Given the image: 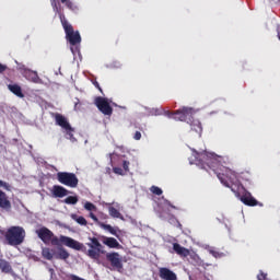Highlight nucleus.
I'll return each instance as SVG.
<instances>
[{
  "instance_id": "5701e85b",
  "label": "nucleus",
  "mask_w": 280,
  "mask_h": 280,
  "mask_svg": "<svg viewBox=\"0 0 280 280\" xmlns=\"http://www.w3.org/2000/svg\"><path fill=\"white\" fill-rule=\"evenodd\" d=\"M71 218L74 220V222H77L81 226H86V224H89V222L84 217H80L78 214H71Z\"/></svg>"
},
{
  "instance_id": "423d86ee",
  "label": "nucleus",
  "mask_w": 280,
  "mask_h": 280,
  "mask_svg": "<svg viewBox=\"0 0 280 280\" xmlns=\"http://www.w3.org/2000/svg\"><path fill=\"white\" fill-rule=\"evenodd\" d=\"M57 180L61 185H66V187H71V189H75L78 187L80 179L74 173L69 172H58L57 173Z\"/></svg>"
},
{
  "instance_id": "4c0bfd02",
  "label": "nucleus",
  "mask_w": 280,
  "mask_h": 280,
  "mask_svg": "<svg viewBox=\"0 0 280 280\" xmlns=\"http://www.w3.org/2000/svg\"><path fill=\"white\" fill-rule=\"evenodd\" d=\"M165 205L171 207V209H176V206L172 205V202L170 200H165Z\"/></svg>"
},
{
  "instance_id": "9b49d317",
  "label": "nucleus",
  "mask_w": 280,
  "mask_h": 280,
  "mask_svg": "<svg viewBox=\"0 0 280 280\" xmlns=\"http://www.w3.org/2000/svg\"><path fill=\"white\" fill-rule=\"evenodd\" d=\"M159 277L162 280H178V276L167 267H161L159 269Z\"/></svg>"
},
{
  "instance_id": "4468645a",
  "label": "nucleus",
  "mask_w": 280,
  "mask_h": 280,
  "mask_svg": "<svg viewBox=\"0 0 280 280\" xmlns=\"http://www.w3.org/2000/svg\"><path fill=\"white\" fill-rule=\"evenodd\" d=\"M0 270L3 275H11L14 277V269L12 268V265L3 258H0Z\"/></svg>"
},
{
  "instance_id": "2f4dec72",
  "label": "nucleus",
  "mask_w": 280,
  "mask_h": 280,
  "mask_svg": "<svg viewBox=\"0 0 280 280\" xmlns=\"http://www.w3.org/2000/svg\"><path fill=\"white\" fill-rule=\"evenodd\" d=\"M122 170L124 172H130V162L129 161H124L122 162Z\"/></svg>"
},
{
  "instance_id": "49530a36",
  "label": "nucleus",
  "mask_w": 280,
  "mask_h": 280,
  "mask_svg": "<svg viewBox=\"0 0 280 280\" xmlns=\"http://www.w3.org/2000/svg\"><path fill=\"white\" fill-rule=\"evenodd\" d=\"M69 0H61V3H67Z\"/></svg>"
},
{
  "instance_id": "4be33fe9",
  "label": "nucleus",
  "mask_w": 280,
  "mask_h": 280,
  "mask_svg": "<svg viewBox=\"0 0 280 280\" xmlns=\"http://www.w3.org/2000/svg\"><path fill=\"white\" fill-rule=\"evenodd\" d=\"M42 257H44V259H47L48 261H51V259H54V250L48 247H44L42 249Z\"/></svg>"
},
{
  "instance_id": "473e14b6",
  "label": "nucleus",
  "mask_w": 280,
  "mask_h": 280,
  "mask_svg": "<svg viewBox=\"0 0 280 280\" xmlns=\"http://www.w3.org/2000/svg\"><path fill=\"white\" fill-rule=\"evenodd\" d=\"M92 84L95 86V89H97L100 91V93H104V91L102 90V86H100V82H97V80H92Z\"/></svg>"
},
{
  "instance_id": "9d476101",
  "label": "nucleus",
  "mask_w": 280,
  "mask_h": 280,
  "mask_svg": "<svg viewBox=\"0 0 280 280\" xmlns=\"http://www.w3.org/2000/svg\"><path fill=\"white\" fill-rule=\"evenodd\" d=\"M55 121L57 126H60L66 132H73V127H71V124H69V120H67V117H65L62 114H55Z\"/></svg>"
},
{
  "instance_id": "a18cd8bd",
  "label": "nucleus",
  "mask_w": 280,
  "mask_h": 280,
  "mask_svg": "<svg viewBox=\"0 0 280 280\" xmlns=\"http://www.w3.org/2000/svg\"><path fill=\"white\" fill-rule=\"evenodd\" d=\"M278 38L280 40V28H278Z\"/></svg>"
},
{
  "instance_id": "a19ab883",
  "label": "nucleus",
  "mask_w": 280,
  "mask_h": 280,
  "mask_svg": "<svg viewBox=\"0 0 280 280\" xmlns=\"http://www.w3.org/2000/svg\"><path fill=\"white\" fill-rule=\"evenodd\" d=\"M71 51H72V54H78V51H80V49L75 48V50H74L73 47H71Z\"/></svg>"
},
{
  "instance_id": "72a5a7b5",
  "label": "nucleus",
  "mask_w": 280,
  "mask_h": 280,
  "mask_svg": "<svg viewBox=\"0 0 280 280\" xmlns=\"http://www.w3.org/2000/svg\"><path fill=\"white\" fill-rule=\"evenodd\" d=\"M133 139L136 141H141V132L140 131H136L135 135H133Z\"/></svg>"
},
{
  "instance_id": "f03ea898",
  "label": "nucleus",
  "mask_w": 280,
  "mask_h": 280,
  "mask_svg": "<svg viewBox=\"0 0 280 280\" xmlns=\"http://www.w3.org/2000/svg\"><path fill=\"white\" fill-rule=\"evenodd\" d=\"M36 235L46 245L51 244V246H60V244H63V246L72 248L73 250H82V253H85L86 250V246H84V244L65 235H60L58 238V236H55L54 232L46 226L36 230Z\"/></svg>"
},
{
  "instance_id": "37998d69",
  "label": "nucleus",
  "mask_w": 280,
  "mask_h": 280,
  "mask_svg": "<svg viewBox=\"0 0 280 280\" xmlns=\"http://www.w3.org/2000/svg\"><path fill=\"white\" fill-rule=\"evenodd\" d=\"M67 8H71V2H66Z\"/></svg>"
},
{
  "instance_id": "c03bdc74",
  "label": "nucleus",
  "mask_w": 280,
  "mask_h": 280,
  "mask_svg": "<svg viewBox=\"0 0 280 280\" xmlns=\"http://www.w3.org/2000/svg\"><path fill=\"white\" fill-rule=\"evenodd\" d=\"M50 275H54V268L49 269Z\"/></svg>"
},
{
  "instance_id": "cd10ccee",
  "label": "nucleus",
  "mask_w": 280,
  "mask_h": 280,
  "mask_svg": "<svg viewBox=\"0 0 280 280\" xmlns=\"http://www.w3.org/2000/svg\"><path fill=\"white\" fill-rule=\"evenodd\" d=\"M0 187H3V189H5V191H12V186H10V184H8L1 179H0Z\"/></svg>"
},
{
  "instance_id": "e433bc0d",
  "label": "nucleus",
  "mask_w": 280,
  "mask_h": 280,
  "mask_svg": "<svg viewBox=\"0 0 280 280\" xmlns=\"http://www.w3.org/2000/svg\"><path fill=\"white\" fill-rule=\"evenodd\" d=\"M103 229L109 232L113 229V226L110 224H103Z\"/></svg>"
},
{
  "instance_id": "0eeeda50",
  "label": "nucleus",
  "mask_w": 280,
  "mask_h": 280,
  "mask_svg": "<svg viewBox=\"0 0 280 280\" xmlns=\"http://www.w3.org/2000/svg\"><path fill=\"white\" fill-rule=\"evenodd\" d=\"M89 240L91 243H88L90 248L86 252L88 257H90V259H100V255L102 253V243H100L97 237H90Z\"/></svg>"
},
{
  "instance_id": "ddd939ff",
  "label": "nucleus",
  "mask_w": 280,
  "mask_h": 280,
  "mask_svg": "<svg viewBox=\"0 0 280 280\" xmlns=\"http://www.w3.org/2000/svg\"><path fill=\"white\" fill-rule=\"evenodd\" d=\"M0 209H3L4 211H10V209H12V202H10L8 195L3 192V190H0Z\"/></svg>"
},
{
  "instance_id": "a211bd4d",
  "label": "nucleus",
  "mask_w": 280,
  "mask_h": 280,
  "mask_svg": "<svg viewBox=\"0 0 280 280\" xmlns=\"http://www.w3.org/2000/svg\"><path fill=\"white\" fill-rule=\"evenodd\" d=\"M103 244L108 246V248H119V246H121L115 237H105Z\"/></svg>"
},
{
  "instance_id": "6e6552de",
  "label": "nucleus",
  "mask_w": 280,
  "mask_h": 280,
  "mask_svg": "<svg viewBox=\"0 0 280 280\" xmlns=\"http://www.w3.org/2000/svg\"><path fill=\"white\" fill-rule=\"evenodd\" d=\"M94 104L103 115H113V107L110 106V103H108V98L97 96L94 101Z\"/></svg>"
},
{
  "instance_id": "79ce46f5",
  "label": "nucleus",
  "mask_w": 280,
  "mask_h": 280,
  "mask_svg": "<svg viewBox=\"0 0 280 280\" xmlns=\"http://www.w3.org/2000/svg\"><path fill=\"white\" fill-rule=\"evenodd\" d=\"M271 3H280V0H269Z\"/></svg>"
},
{
  "instance_id": "c85d7f7f",
  "label": "nucleus",
  "mask_w": 280,
  "mask_h": 280,
  "mask_svg": "<svg viewBox=\"0 0 280 280\" xmlns=\"http://www.w3.org/2000/svg\"><path fill=\"white\" fill-rule=\"evenodd\" d=\"M257 280H268V273L260 270L259 273L257 275Z\"/></svg>"
},
{
  "instance_id": "f704fd0d",
  "label": "nucleus",
  "mask_w": 280,
  "mask_h": 280,
  "mask_svg": "<svg viewBox=\"0 0 280 280\" xmlns=\"http://www.w3.org/2000/svg\"><path fill=\"white\" fill-rule=\"evenodd\" d=\"M7 69H8V66L0 63V73H4Z\"/></svg>"
},
{
  "instance_id": "58836bf2",
  "label": "nucleus",
  "mask_w": 280,
  "mask_h": 280,
  "mask_svg": "<svg viewBox=\"0 0 280 280\" xmlns=\"http://www.w3.org/2000/svg\"><path fill=\"white\" fill-rule=\"evenodd\" d=\"M90 218L94 221V222H97V217L93 213V212H91L90 213Z\"/></svg>"
},
{
  "instance_id": "39448f33",
  "label": "nucleus",
  "mask_w": 280,
  "mask_h": 280,
  "mask_svg": "<svg viewBox=\"0 0 280 280\" xmlns=\"http://www.w3.org/2000/svg\"><path fill=\"white\" fill-rule=\"evenodd\" d=\"M162 115H164L165 117H168V119H175V121H187V119H190L191 115H194V108L184 107L176 112H170V110L163 109Z\"/></svg>"
},
{
  "instance_id": "c756f323",
  "label": "nucleus",
  "mask_w": 280,
  "mask_h": 280,
  "mask_svg": "<svg viewBox=\"0 0 280 280\" xmlns=\"http://www.w3.org/2000/svg\"><path fill=\"white\" fill-rule=\"evenodd\" d=\"M151 115H155V117L163 115V108H153Z\"/></svg>"
},
{
  "instance_id": "2eb2a0df",
  "label": "nucleus",
  "mask_w": 280,
  "mask_h": 280,
  "mask_svg": "<svg viewBox=\"0 0 280 280\" xmlns=\"http://www.w3.org/2000/svg\"><path fill=\"white\" fill-rule=\"evenodd\" d=\"M173 250L179 257H189V255H190L189 249L187 247L182 246L178 243H173Z\"/></svg>"
},
{
  "instance_id": "dca6fc26",
  "label": "nucleus",
  "mask_w": 280,
  "mask_h": 280,
  "mask_svg": "<svg viewBox=\"0 0 280 280\" xmlns=\"http://www.w3.org/2000/svg\"><path fill=\"white\" fill-rule=\"evenodd\" d=\"M52 195L55 198H65L69 195V190L60 185H55L52 186Z\"/></svg>"
},
{
  "instance_id": "f257e3e1",
  "label": "nucleus",
  "mask_w": 280,
  "mask_h": 280,
  "mask_svg": "<svg viewBox=\"0 0 280 280\" xmlns=\"http://www.w3.org/2000/svg\"><path fill=\"white\" fill-rule=\"evenodd\" d=\"M194 159L195 164H197L201 170H206V172L212 170L220 183L224 185V187L231 189L236 198H240L243 205H246V207H257L259 205V201H257V199H255V197L244 188L242 182L237 178L235 171L220 164V156L215 153L195 151Z\"/></svg>"
},
{
  "instance_id": "a878e982",
  "label": "nucleus",
  "mask_w": 280,
  "mask_h": 280,
  "mask_svg": "<svg viewBox=\"0 0 280 280\" xmlns=\"http://www.w3.org/2000/svg\"><path fill=\"white\" fill-rule=\"evenodd\" d=\"M84 209L86 211H95L97 209V207H95L92 202L88 201L84 205Z\"/></svg>"
},
{
  "instance_id": "7ed1b4c3",
  "label": "nucleus",
  "mask_w": 280,
  "mask_h": 280,
  "mask_svg": "<svg viewBox=\"0 0 280 280\" xmlns=\"http://www.w3.org/2000/svg\"><path fill=\"white\" fill-rule=\"evenodd\" d=\"M8 246H21L25 242V229L19 225H12L7 231L1 232Z\"/></svg>"
},
{
  "instance_id": "412c9836",
  "label": "nucleus",
  "mask_w": 280,
  "mask_h": 280,
  "mask_svg": "<svg viewBox=\"0 0 280 280\" xmlns=\"http://www.w3.org/2000/svg\"><path fill=\"white\" fill-rule=\"evenodd\" d=\"M190 130L197 132V135H202V124H200L199 120H194L190 124Z\"/></svg>"
},
{
  "instance_id": "393cba45",
  "label": "nucleus",
  "mask_w": 280,
  "mask_h": 280,
  "mask_svg": "<svg viewBox=\"0 0 280 280\" xmlns=\"http://www.w3.org/2000/svg\"><path fill=\"white\" fill-rule=\"evenodd\" d=\"M50 3L54 12H56L57 14H60V5H58V2H56V0H50Z\"/></svg>"
},
{
  "instance_id": "bb28decb",
  "label": "nucleus",
  "mask_w": 280,
  "mask_h": 280,
  "mask_svg": "<svg viewBox=\"0 0 280 280\" xmlns=\"http://www.w3.org/2000/svg\"><path fill=\"white\" fill-rule=\"evenodd\" d=\"M151 191L155 195V196H161L163 194V189L159 188L158 186H152L151 187Z\"/></svg>"
},
{
  "instance_id": "6ab92c4d",
  "label": "nucleus",
  "mask_w": 280,
  "mask_h": 280,
  "mask_svg": "<svg viewBox=\"0 0 280 280\" xmlns=\"http://www.w3.org/2000/svg\"><path fill=\"white\" fill-rule=\"evenodd\" d=\"M68 257H69V252H67V249H65L63 247H59L55 255V259H61L63 261H67Z\"/></svg>"
},
{
  "instance_id": "1a4fd4ad",
  "label": "nucleus",
  "mask_w": 280,
  "mask_h": 280,
  "mask_svg": "<svg viewBox=\"0 0 280 280\" xmlns=\"http://www.w3.org/2000/svg\"><path fill=\"white\" fill-rule=\"evenodd\" d=\"M106 259L107 261H109L113 268H116V270H121V268H124V264L121 262V256L119 255V253H107Z\"/></svg>"
},
{
  "instance_id": "ea45409f",
  "label": "nucleus",
  "mask_w": 280,
  "mask_h": 280,
  "mask_svg": "<svg viewBox=\"0 0 280 280\" xmlns=\"http://www.w3.org/2000/svg\"><path fill=\"white\" fill-rule=\"evenodd\" d=\"M109 233L112 235H117V230H115V228L112 226V229L109 230Z\"/></svg>"
},
{
  "instance_id": "b1692460",
  "label": "nucleus",
  "mask_w": 280,
  "mask_h": 280,
  "mask_svg": "<svg viewBox=\"0 0 280 280\" xmlns=\"http://www.w3.org/2000/svg\"><path fill=\"white\" fill-rule=\"evenodd\" d=\"M63 202H65L66 205H78V197H75V196H69V197H67V198L63 200Z\"/></svg>"
},
{
  "instance_id": "f3484780",
  "label": "nucleus",
  "mask_w": 280,
  "mask_h": 280,
  "mask_svg": "<svg viewBox=\"0 0 280 280\" xmlns=\"http://www.w3.org/2000/svg\"><path fill=\"white\" fill-rule=\"evenodd\" d=\"M8 89L9 91H11V93H13V95H16V97H25V94H23V90L21 89V85L9 84Z\"/></svg>"
},
{
  "instance_id": "7c9ffc66",
  "label": "nucleus",
  "mask_w": 280,
  "mask_h": 280,
  "mask_svg": "<svg viewBox=\"0 0 280 280\" xmlns=\"http://www.w3.org/2000/svg\"><path fill=\"white\" fill-rule=\"evenodd\" d=\"M114 174H118V176H124L126 173H124V168L121 167H114L113 168Z\"/></svg>"
},
{
  "instance_id": "c9c22d12",
  "label": "nucleus",
  "mask_w": 280,
  "mask_h": 280,
  "mask_svg": "<svg viewBox=\"0 0 280 280\" xmlns=\"http://www.w3.org/2000/svg\"><path fill=\"white\" fill-rule=\"evenodd\" d=\"M77 101L74 102V110H79L80 108V98H75Z\"/></svg>"
},
{
  "instance_id": "20e7f679",
  "label": "nucleus",
  "mask_w": 280,
  "mask_h": 280,
  "mask_svg": "<svg viewBox=\"0 0 280 280\" xmlns=\"http://www.w3.org/2000/svg\"><path fill=\"white\" fill-rule=\"evenodd\" d=\"M61 25L63 27L66 34V40L72 47H78L82 43V36L80 35V31H74L73 25L67 21L65 15H60Z\"/></svg>"
},
{
  "instance_id": "aec40b11",
  "label": "nucleus",
  "mask_w": 280,
  "mask_h": 280,
  "mask_svg": "<svg viewBox=\"0 0 280 280\" xmlns=\"http://www.w3.org/2000/svg\"><path fill=\"white\" fill-rule=\"evenodd\" d=\"M108 213L112 218H117L118 220H125L124 214L117 210L115 207H109L108 208Z\"/></svg>"
},
{
  "instance_id": "f8f14e48",
  "label": "nucleus",
  "mask_w": 280,
  "mask_h": 280,
  "mask_svg": "<svg viewBox=\"0 0 280 280\" xmlns=\"http://www.w3.org/2000/svg\"><path fill=\"white\" fill-rule=\"evenodd\" d=\"M24 78H26L28 82H33L34 84H40L43 82L40 77H38V72L32 70H25Z\"/></svg>"
}]
</instances>
